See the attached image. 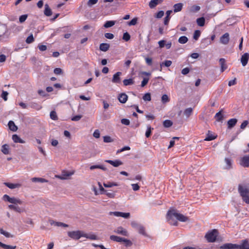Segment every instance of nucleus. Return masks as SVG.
I'll return each mask as SVG.
<instances>
[{
  "label": "nucleus",
  "mask_w": 249,
  "mask_h": 249,
  "mask_svg": "<svg viewBox=\"0 0 249 249\" xmlns=\"http://www.w3.org/2000/svg\"><path fill=\"white\" fill-rule=\"evenodd\" d=\"M2 199L4 201L8 202L11 204L8 206L9 209L13 210L18 213H21L24 211V208H21L18 205H22L23 201L18 198L10 197L8 195H4L2 196Z\"/></svg>",
  "instance_id": "obj_1"
},
{
  "label": "nucleus",
  "mask_w": 249,
  "mask_h": 249,
  "mask_svg": "<svg viewBox=\"0 0 249 249\" xmlns=\"http://www.w3.org/2000/svg\"><path fill=\"white\" fill-rule=\"evenodd\" d=\"M174 216L181 222H186L188 220V217L182 214L178 213L176 210H170L167 212L166 219L168 222L171 225H178V222L173 219Z\"/></svg>",
  "instance_id": "obj_2"
},
{
  "label": "nucleus",
  "mask_w": 249,
  "mask_h": 249,
  "mask_svg": "<svg viewBox=\"0 0 249 249\" xmlns=\"http://www.w3.org/2000/svg\"><path fill=\"white\" fill-rule=\"evenodd\" d=\"M238 192L244 202L247 204H249V189L246 186L241 185L238 186Z\"/></svg>",
  "instance_id": "obj_3"
},
{
  "label": "nucleus",
  "mask_w": 249,
  "mask_h": 249,
  "mask_svg": "<svg viewBox=\"0 0 249 249\" xmlns=\"http://www.w3.org/2000/svg\"><path fill=\"white\" fill-rule=\"evenodd\" d=\"M219 232L217 230L213 229L208 231L205 235V238L209 243H213L216 241Z\"/></svg>",
  "instance_id": "obj_4"
},
{
  "label": "nucleus",
  "mask_w": 249,
  "mask_h": 249,
  "mask_svg": "<svg viewBox=\"0 0 249 249\" xmlns=\"http://www.w3.org/2000/svg\"><path fill=\"white\" fill-rule=\"evenodd\" d=\"M68 234L69 237L75 240H78L84 236V232L81 231H69Z\"/></svg>",
  "instance_id": "obj_5"
},
{
  "label": "nucleus",
  "mask_w": 249,
  "mask_h": 249,
  "mask_svg": "<svg viewBox=\"0 0 249 249\" xmlns=\"http://www.w3.org/2000/svg\"><path fill=\"white\" fill-rule=\"evenodd\" d=\"M74 174V171H68L66 170H63L62 172L61 175L56 176V178L61 179H67L69 178V177L71 176Z\"/></svg>",
  "instance_id": "obj_6"
},
{
  "label": "nucleus",
  "mask_w": 249,
  "mask_h": 249,
  "mask_svg": "<svg viewBox=\"0 0 249 249\" xmlns=\"http://www.w3.org/2000/svg\"><path fill=\"white\" fill-rule=\"evenodd\" d=\"M240 164L244 167H249V155L242 157L240 160Z\"/></svg>",
  "instance_id": "obj_7"
},
{
  "label": "nucleus",
  "mask_w": 249,
  "mask_h": 249,
  "mask_svg": "<svg viewBox=\"0 0 249 249\" xmlns=\"http://www.w3.org/2000/svg\"><path fill=\"white\" fill-rule=\"evenodd\" d=\"M220 249H238V244L226 243L221 246Z\"/></svg>",
  "instance_id": "obj_8"
},
{
  "label": "nucleus",
  "mask_w": 249,
  "mask_h": 249,
  "mask_svg": "<svg viewBox=\"0 0 249 249\" xmlns=\"http://www.w3.org/2000/svg\"><path fill=\"white\" fill-rule=\"evenodd\" d=\"M230 37L229 34L228 33H225L222 35L220 38V42L224 45H227L229 42Z\"/></svg>",
  "instance_id": "obj_9"
},
{
  "label": "nucleus",
  "mask_w": 249,
  "mask_h": 249,
  "mask_svg": "<svg viewBox=\"0 0 249 249\" xmlns=\"http://www.w3.org/2000/svg\"><path fill=\"white\" fill-rule=\"evenodd\" d=\"M238 249H249V242L248 239L241 241L240 245L238 244Z\"/></svg>",
  "instance_id": "obj_10"
},
{
  "label": "nucleus",
  "mask_w": 249,
  "mask_h": 249,
  "mask_svg": "<svg viewBox=\"0 0 249 249\" xmlns=\"http://www.w3.org/2000/svg\"><path fill=\"white\" fill-rule=\"evenodd\" d=\"M106 162L108 163L113 166L114 167H117L123 164V162L120 160H106Z\"/></svg>",
  "instance_id": "obj_11"
},
{
  "label": "nucleus",
  "mask_w": 249,
  "mask_h": 249,
  "mask_svg": "<svg viewBox=\"0 0 249 249\" xmlns=\"http://www.w3.org/2000/svg\"><path fill=\"white\" fill-rule=\"evenodd\" d=\"M249 53H245L243 55H242L241 58V62L243 66H245L249 61Z\"/></svg>",
  "instance_id": "obj_12"
},
{
  "label": "nucleus",
  "mask_w": 249,
  "mask_h": 249,
  "mask_svg": "<svg viewBox=\"0 0 249 249\" xmlns=\"http://www.w3.org/2000/svg\"><path fill=\"white\" fill-rule=\"evenodd\" d=\"M122 74L121 72H117L115 73L112 79V82L114 83H120L121 82V78L120 76Z\"/></svg>",
  "instance_id": "obj_13"
},
{
  "label": "nucleus",
  "mask_w": 249,
  "mask_h": 249,
  "mask_svg": "<svg viewBox=\"0 0 249 249\" xmlns=\"http://www.w3.org/2000/svg\"><path fill=\"white\" fill-rule=\"evenodd\" d=\"M113 214L115 216L118 217H122L125 218H128L130 216L129 213H123L120 212H115L113 213Z\"/></svg>",
  "instance_id": "obj_14"
},
{
  "label": "nucleus",
  "mask_w": 249,
  "mask_h": 249,
  "mask_svg": "<svg viewBox=\"0 0 249 249\" xmlns=\"http://www.w3.org/2000/svg\"><path fill=\"white\" fill-rule=\"evenodd\" d=\"M114 232L118 233L120 234L121 235H124V236H127L128 233L126 230L124 229L122 227H118L116 230L114 231Z\"/></svg>",
  "instance_id": "obj_15"
},
{
  "label": "nucleus",
  "mask_w": 249,
  "mask_h": 249,
  "mask_svg": "<svg viewBox=\"0 0 249 249\" xmlns=\"http://www.w3.org/2000/svg\"><path fill=\"white\" fill-rule=\"evenodd\" d=\"M127 99H128V96L124 93H121L118 96V100H119V102L121 103L124 104V103H126V102L127 100Z\"/></svg>",
  "instance_id": "obj_16"
},
{
  "label": "nucleus",
  "mask_w": 249,
  "mask_h": 249,
  "mask_svg": "<svg viewBox=\"0 0 249 249\" xmlns=\"http://www.w3.org/2000/svg\"><path fill=\"white\" fill-rule=\"evenodd\" d=\"M44 14L47 17H50L52 15V11L48 4H45L44 6Z\"/></svg>",
  "instance_id": "obj_17"
},
{
  "label": "nucleus",
  "mask_w": 249,
  "mask_h": 249,
  "mask_svg": "<svg viewBox=\"0 0 249 249\" xmlns=\"http://www.w3.org/2000/svg\"><path fill=\"white\" fill-rule=\"evenodd\" d=\"M219 63L221 66V71L223 72L227 69V65L224 58H221L219 59Z\"/></svg>",
  "instance_id": "obj_18"
},
{
  "label": "nucleus",
  "mask_w": 249,
  "mask_h": 249,
  "mask_svg": "<svg viewBox=\"0 0 249 249\" xmlns=\"http://www.w3.org/2000/svg\"><path fill=\"white\" fill-rule=\"evenodd\" d=\"M237 122V120L235 118H232L230 119L227 122V125L228 128H231L235 125Z\"/></svg>",
  "instance_id": "obj_19"
},
{
  "label": "nucleus",
  "mask_w": 249,
  "mask_h": 249,
  "mask_svg": "<svg viewBox=\"0 0 249 249\" xmlns=\"http://www.w3.org/2000/svg\"><path fill=\"white\" fill-rule=\"evenodd\" d=\"M162 0H151L149 3V6L151 8L155 7L158 4L161 3Z\"/></svg>",
  "instance_id": "obj_20"
},
{
  "label": "nucleus",
  "mask_w": 249,
  "mask_h": 249,
  "mask_svg": "<svg viewBox=\"0 0 249 249\" xmlns=\"http://www.w3.org/2000/svg\"><path fill=\"white\" fill-rule=\"evenodd\" d=\"M4 25L5 24H0V40L7 32V28Z\"/></svg>",
  "instance_id": "obj_21"
},
{
  "label": "nucleus",
  "mask_w": 249,
  "mask_h": 249,
  "mask_svg": "<svg viewBox=\"0 0 249 249\" xmlns=\"http://www.w3.org/2000/svg\"><path fill=\"white\" fill-rule=\"evenodd\" d=\"M13 141L16 143H24L25 141L22 140L18 135L14 134L12 136Z\"/></svg>",
  "instance_id": "obj_22"
},
{
  "label": "nucleus",
  "mask_w": 249,
  "mask_h": 249,
  "mask_svg": "<svg viewBox=\"0 0 249 249\" xmlns=\"http://www.w3.org/2000/svg\"><path fill=\"white\" fill-rule=\"evenodd\" d=\"M110 45L108 43H103L100 45V50L103 52H107L108 50Z\"/></svg>",
  "instance_id": "obj_23"
},
{
  "label": "nucleus",
  "mask_w": 249,
  "mask_h": 249,
  "mask_svg": "<svg viewBox=\"0 0 249 249\" xmlns=\"http://www.w3.org/2000/svg\"><path fill=\"white\" fill-rule=\"evenodd\" d=\"M9 129L14 132L18 130V127L15 125L14 122L12 121H10L8 124Z\"/></svg>",
  "instance_id": "obj_24"
},
{
  "label": "nucleus",
  "mask_w": 249,
  "mask_h": 249,
  "mask_svg": "<svg viewBox=\"0 0 249 249\" xmlns=\"http://www.w3.org/2000/svg\"><path fill=\"white\" fill-rule=\"evenodd\" d=\"M1 152L5 155L9 154V146L8 144H3L1 147Z\"/></svg>",
  "instance_id": "obj_25"
},
{
  "label": "nucleus",
  "mask_w": 249,
  "mask_h": 249,
  "mask_svg": "<svg viewBox=\"0 0 249 249\" xmlns=\"http://www.w3.org/2000/svg\"><path fill=\"white\" fill-rule=\"evenodd\" d=\"M216 136L212 134L210 131H208V133L207 134V136L205 138L204 141H210L214 140Z\"/></svg>",
  "instance_id": "obj_26"
},
{
  "label": "nucleus",
  "mask_w": 249,
  "mask_h": 249,
  "mask_svg": "<svg viewBox=\"0 0 249 249\" xmlns=\"http://www.w3.org/2000/svg\"><path fill=\"white\" fill-rule=\"evenodd\" d=\"M124 85L125 86L132 85L134 84L133 78H129L128 79H124L123 81Z\"/></svg>",
  "instance_id": "obj_27"
},
{
  "label": "nucleus",
  "mask_w": 249,
  "mask_h": 249,
  "mask_svg": "<svg viewBox=\"0 0 249 249\" xmlns=\"http://www.w3.org/2000/svg\"><path fill=\"white\" fill-rule=\"evenodd\" d=\"M183 5L181 3H178L174 5V11L175 12H179L182 10Z\"/></svg>",
  "instance_id": "obj_28"
},
{
  "label": "nucleus",
  "mask_w": 249,
  "mask_h": 249,
  "mask_svg": "<svg viewBox=\"0 0 249 249\" xmlns=\"http://www.w3.org/2000/svg\"><path fill=\"white\" fill-rule=\"evenodd\" d=\"M115 23H116V21L108 20V21H107L105 23V24L104 25V27L106 28H108L111 27L113 26V25H114Z\"/></svg>",
  "instance_id": "obj_29"
},
{
  "label": "nucleus",
  "mask_w": 249,
  "mask_h": 249,
  "mask_svg": "<svg viewBox=\"0 0 249 249\" xmlns=\"http://www.w3.org/2000/svg\"><path fill=\"white\" fill-rule=\"evenodd\" d=\"M4 184L10 189H15L20 186L19 184H14L9 182H4Z\"/></svg>",
  "instance_id": "obj_30"
},
{
  "label": "nucleus",
  "mask_w": 249,
  "mask_h": 249,
  "mask_svg": "<svg viewBox=\"0 0 249 249\" xmlns=\"http://www.w3.org/2000/svg\"><path fill=\"white\" fill-rule=\"evenodd\" d=\"M138 231L140 234H142L145 236H147V234L145 231V228L142 226H138Z\"/></svg>",
  "instance_id": "obj_31"
},
{
  "label": "nucleus",
  "mask_w": 249,
  "mask_h": 249,
  "mask_svg": "<svg viewBox=\"0 0 249 249\" xmlns=\"http://www.w3.org/2000/svg\"><path fill=\"white\" fill-rule=\"evenodd\" d=\"M33 182H39L41 183L48 182V180L45 178H33L31 179Z\"/></svg>",
  "instance_id": "obj_32"
},
{
  "label": "nucleus",
  "mask_w": 249,
  "mask_h": 249,
  "mask_svg": "<svg viewBox=\"0 0 249 249\" xmlns=\"http://www.w3.org/2000/svg\"><path fill=\"white\" fill-rule=\"evenodd\" d=\"M101 169L103 170V171H107V168L105 167H104L102 165H92L90 167V169L92 170L95 169Z\"/></svg>",
  "instance_id": "obj_33"
},
{
  "label": "nucleus",
  "mask_w": 249,
  "mask_h": 249,
  "mask_svg": "<svg viewBox=\"0 0 249 249\" xmlns=\"http://www.w3.org/2000/svg\"><path fill=\"white\" fill-rule=\"evenodd\" d=\"M103 185L105 187L110 188L113 186H117L118 184L117 182H108L107 183H104Z\"/></svg>",
  "instance_id": "obj_34"
},
{
  "label": "nucleus",
  "mask_w": 249,
  "mask_h": 249,
  "mask_svg": "<svg viewBox=\"0 0 249 249\" xmlns=\"http://www.w3.org/2000/svg\"><path fill=\"white\" fill-rule=\"evenodd\" d=\"M110 240L117 242H122L123 241V238L113 235L110 236Z\"/></svg>",
  "instance_id": "obj_35"
},
{
  "label": "nucleus",
  "mask_w": 249,
  "mask_h": 249,
  "mask_svg": "<svg viewBox=\"0 0 249 249\" xmlns=\"http://www.w3.org/2000/svg\"><path fill=\"white\" fill-rule=\"evenodd\" d=\"M205 19L204 18L201 17L196 19V23L199 26H203L205 24Z\"/></svg>",
  "instance_id": "obj_36"
},
{
  "label": "nucleus",
  "mask_w": 249,
  "mask_h": 249,
  "mask_svg": "<svg viewBox=\"0 0 249 249\" xmlns=\"http://www.w3.org/2000/svg\"><path fill=\"white\" fill-rule=\"evenodd\" d=\"M193 108L191 107L187 108L184 111V115L188 118L193 113Z\"/></svg>",
  "instance_id": "obj_37"
},
{
  "label": "nucleus",
  "mask_w": 249,
  "mask_h": 249,
  "mask_svg": "<svg viewBox=\"0 0 249 249\" xmlns=\"http://www.w3.org/2000/svg\"><path fill=\"white\" fill-rule=\"evenodd\" d=\"M225 161L226 163V168L227 169H231L232 167V161L229 158H225Z\"/></svg>",
  "instance_id": "obj_38"
},
{
  "label": "nucleus",
  "mask_w": 249,
  "mask_h": 249,
  "mask_svg": "<svg viewBox=\"0 0 249 249\" xmlns=\"http://www.w3.org/2000/svg\"><path fill=\"white\" fill-rule=\"evenodd\" d=\"M152 130H153V128L151 127L150 125L147 126V130L145 132V136L146 138H149L151 136Z\"/></svg>",
  "instance_id": "obj_39"
},
{
  "label": "nucleus",
  "mask_w": 249,
  "mask_h": 249,
  "mask_svg": "<svg viewBox=\"0 0 249 249\" xmlns=\"http://www.w3.org/2000/svg\"><path fill=\"white\" fill-rule=\"evenodd\" d=\"M84 237H86V238L89 239L90 240H97V236L94 234H88L84 233Z\"/></svg>",
  "instance_id": "obj_40"
},
{
  "label": "nucleus",
  "mask_w": 249,
  "mask_h": 249,
  "mask_svg": "<svg viewBox=\"0 0 249 249\" xmlns=\"http://www.w3.org/2000/svg\"><path fill=\"white\" fill-rule=\"evenodd\" d=\"M161 102L162 104H165L170 101V98L167 94H163L161 97Z\"/></svg>",
  "instance_id": "obj_41"
},
{
  "label": "nucleus",
  "mask_w": 249,
  "mask_h": 249,
  "mask_svg": "<svg viewBox=\"0 0 249 249\" xmlns=\"http://www.w3.org/2000/svg\"><path fill=\"white\" fill-rule=\"evenodd\" d=\"M0 233L3 235H4L6 237H13V235H11L8 232L4 231L2 229H0Z\"/></svg>",
  "instance_id": "obj_42"
},
{
  "label": "nucleus",
  "mask_w": 249,
  "mask_h": 249,
  "mask_svg": "<svg viewBox=\"0 0 249 249\" xmlns=\"http://www.w3.org/2000/svg\"><path fill=\"white\" fill-rule=\"evenodd\" d=\"M188 40V39L186 36H181L178 39V42L180 44H185Z\"/></svg>",
  "instance_id": "obj_43"
},
{
  "label": "nucleus",
  "mask_w": 249,
  "mask_h": 249,
  "mask_svg": "<svg viewBox=\"0 0 249 249\" xmlns=\"http://www.w3.org/2000/svg\"><path fill=\"white\" fill-rule=\"evenodd\" d=\"M172 124V122L169 120H165L163 123V126L166 128L171 126Z\"/></svg>",
  "instance_id": "obj_44"
},
{
  "label": "nucleus",
  "mask_w": 249,
  "mask_h": 249,
  "mask_svg": "<svg viewBox=\"0 0 249 249\" xmlns=\"http://www.w3.org/2000/svg\"><path fill=\"white\" fill-rule=\"evenodd\" d=\"M142 99L144 101H150L151 100V94L150 93H145L142 97Z\"/></svg>",
  "instance_id": "obj_45"
},
{
  "label": "nucleus",
  "mask_w": 249,
  "mask_h": 249,
  "mask_svg": "<svg viewBox=\"0 0 249 249\" xmlns=\"http://www.w3.org/2000/svg\"><path fill=\"white\" fill-rule=\"evenodd\" d=\"M200 31L199 30H196L194 33L193 38L195 40H198L200 36Z\"/></svg>",
  "instance_id": "obj_46"
},
{
  "label": "nucleus",
  "mask_w": 249,
  "mask_h": 249,
  "mask_svg": "<svg viewBox=\"0 0 249 249\" xmlns=\"http://www.w3.org/2000/svg\"><path fill=\"white\" fill-rule=\"evenodd\" d=\"M122 242H124V245L126 247H130L132 245V242L130 240L127 239L123 238Z\"/></svg>",
  "instance_id": "obj_47"
},
{
  "label": "nucleus",
  "mask_w": 249,
  "mask_h": 249,
  "mask_svg": "<svg viewBox=\"0 0 249 249\" xmlns=\"http://www.w3.org/2000/svg\"><path fill=\"white\" fill-rule=\"evenodd\" d=\"M1 248H2L4 249H16L17 248V246L8 245H6L5 244L2 243Z\"/></svg>",
  "instance_id": "obj_48"
},
{
  "label": "nucleus",
  "mask_w": 249,
  "mask_h": 249,
  "mask_svg": "<svg viewBox=\"0 0 249 249\" xmlns=\"http://www.w3.org/2000/svg\"><path fill=\"white\" fill-rule=\"evenodd\" d=\"M50 118L53 120H57L58 119L56 113L54 111H52L50 113Z\"/></svg>",
  "instance_id": "obj_49"
},
{
  "label": "nucleus",
  "mask_w": 249,
  "mask_h": 249,
  "mask_svg": "<svg viewBox=\"0 0 249 249\" xmlns=\"http://www.w3.org/2000/svg\"><path fill=\"white\" fill-rule=\"evenodd\" d=\"M138 21V18H134L132 19H131L129 22H128L127 24L129 26H133L135 25Z\"/></svg>",
  "instance_id": "obj_50"
},
{
  "label": "nucleus",
  "mask_w": 249,
  "mask_h": 249,
  "mask_svg": "<svg viewBox=\"0 0 249 249\" xmlns=\"http://www.w3.org/2000/svg\"><path fill=\"white\" fill-rule=\"evenodd\" d=\"M34 41V38L32 34L30 35L26 39V42L28 44L31 43Z\"/></svg>",
  "instance_id": "obj_51"
},
{
  "label": "nucleus",
  "mask_w": 249,
  "mask_h": 249,
  "mask_svg": "<svg viewBox=\"0 0 249 249\" xmlns=\"http://www.w3.org/2000/svg\"><path fill=\"white\" fill-rule=\"evenodd\" d=\"M105 194L109 198H113L115 196V193L114 192H108L106 191Z\"/></svg>",
  "instance_id": "obj_52"
},
{
  "label": "nucleus",
  "mask_w": 249,
  "mask_h": 249,
  "mask_svg": "<svg viewBox=\"0 0 249 249\" xmlns=\"http://www.w3.org/2000/svg\"><path fill=\"white\" fill-rule=\"evenodd\" d=\"M123 39L125 41H128L130 39V35L127 32L124 33L123 35Z\"/></svg>",
  "instance_id": "obj_53"
},
{
  "label": "nucleus",
  "mask_w": 249,
  "mask_h": 249,
  "mask_svg": "<svg viewBox=\"0 0 249 249\" xmlns=\"http://www.w3.org/2000/svg\"><path fill=\"white\" fill-rule=\"evenodd\" d=\"M31 107L34 108L36 110H39L41 108V107L36 103H32L31 104Z\"/></svg>",
  "instance_id": "obj_54"
},
{
  "label": "nucleus",
  "mask_w": 249,
  "mask_h": 249,
  "mask_svg": "<svg viewBox=\"0 0 249 249\" xmlns=\"http://www.w3.org/2000/svg\"><path fill=\"white\" fill-rule=\"evenodd\" d=\"M130 149V147L128 146H124V147H123L122 148L120 149H118L117 151V152H116V154H119L124 151H125V150H129Z\"/></svg>",
  "instance_id": "obj_55"
},
{
  "label": "nucleus",
  "mask_w": 249,
  "mask_h": 249,
  "mask_svg": "<svg viewBox=\"0 0 249 249\" xmlns=\"http://www.w3.org/2000/svg\"><path fill=\"white\" fill-rule=\"evenodd\" d=\"M8 95V92L6 91L3 90L1 95V97L3 98V99L6 101L7 100V96Z\"/></svg>",
  "instance_id": "obj_56"
},
{
  "label": "nucleus",
  "mask_w": 249,
  "mask_h": 249,
  "mask_svg": "<svg viewBox=\"0 0 249 249\" xmlns=\"http://www.w3.org/2000/svg\"><path fill=\"white\" fill-rule=\"evenodd\" d=\"M215 117L218 121H220L223 119V116L220 111L216 113Z\"/></svg>",
  "instance_id": "obj_57"
},
{
  "label": "nucleus",
  "mask_w": 249,
  "mask_h": 249,
  "mask_svg": "<svg viewBox=\"0 0 249 249\" xmlns=\"http://www.w3.org/2000/svg\"><path fill=\"white\" fill-rule=\"evenodd\" d=\"M27 17V15H21L19 18V22L20 23H23V22H24L26 20Z\"/></svg>",
  "instance_id": "obj_58"
},
{
  "label": "nucleus",
  "mask_w": 249,
  "mask_h": 249,
  "mask_svg": "<svg viewBox=\"0 0 249 249\" xmlns=\"http://www.w3.org/2000/svg\"><path fill=\"white\" fill-rule=\"evenodd\" d=\"M104 142H113V140L110 136H106L104 137Z\"/></svg>",
  "instance_id": "obj_59"
},
{
  "label": "nucleus",
  "mask_w": 249,
  "mask_h": 249,
  "mask_svg": "<svg viewBox=\"0 0 249 249\" xmlns=\"http://www.w3.org/2000/svg\"><path fill=\"white\" fill-rule=\"evenodd\" d=\"M172 63L171 60H165L164 63L160 64V66L161 67L163 65H164L165 66L168 67L171 65Z\"/></svg>",
  "instance_id": "obj_60"
},
{
  "label": "nucleus",
  "mask_w": 249,
  "mask_h": 249,
  "mask_svg": "<svg viewBox=\"0 0 249 249\" xmlns=\"http://www.w3.org/2000/svg\"><path fill=\"white\" fill-rule=\"evenodd\" d=\"M148 81H149V78L148 77H147V78H144L143 79L142 81L141 86L142 87H144L148 83Z\"/></svg>",
  "instance_id": "obj_61"
},
{
  "label": "nucleus",
  "mask_w": 249,
  "mask_h": 249,
  "mask_svg": "<svg viewBox=\"0 0 249 249\" xmlns=\"http://www.w3.org/2000/svg\"><path fill=\"white\" fill-rule=\"evenodd\" d=\"M105 36L107 39H113L114 37V35L112 33H107L105 34Z\"/></svg>",
  "instance_id": "obj_62"
},
{
  "label": "nucleus",
  "mask_w": 249,
  "mask_h": 249,
  "mask_svg": "<svg viewBox=\"0 0 249 249\" xmlns=\"http://www.w3.org/2000/svg\"><path fill=\"white\" fill-rule=\"evenodd\" d=\"M98 0H89L88 2V5L91 6L92 5L95 4L97 3Z\"/></svg>",
  "instance_id": "obj_63"
},
{
  "label": "nucleus",
  "mask_w": 249,
  "mask_h": 249,
  "mask_svg": "<svg viewBox=\"0 0 249 249\" xmlns=\"http://www.w3.org/2000/svg\"><path fill=\"white\" fill-rule=\"evenodd\" d=\"M163 15H164V12L163 11H160L157 13L155 17L156 18H162L163 16Z\"/></svg>",
  "instance_id": "obj_64"
}]
</instances>
